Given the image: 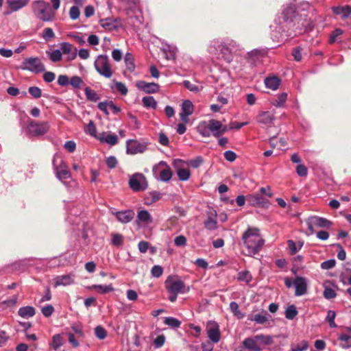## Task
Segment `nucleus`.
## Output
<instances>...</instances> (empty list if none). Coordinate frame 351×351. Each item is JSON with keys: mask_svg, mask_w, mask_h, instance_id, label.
Wrapping results in <instances>:
<instances>
[{"mask_svg": "<svg viewBox=\"0 0 351 351\" xmlns=\"http://www.w3.org/2000/svg\"><path fill=\"white\" fill-rule=\"evenodd\" d=\"M307 8L305 1L294 0L287 4L282 12L283 23L280 22L278 31L286 32L289 29L295 27L302 20V17Z\"/></svg>", "mask_w": 351, "mask_h": 351, "instance_id": "f257e3e1", "label": "nucleus"}, {"mask_svg": "<svg viewBox=\"0 0 351 351\" xmlns=\"http://www.w3.org/2000/svg\"><path fill=\"white\" fill-rule=\"evenodd\" d=\"M241 240L244 246L243 253L249 256H254L258 254L265 244L260 230L254 227L248 228L243 232Z\"/></svg>", "mask_w": 351, "mask_h": 351, "instance_id": "f03ea898", "label": "nucleus"}, {"mask_svg": "<svg viewBox=\"0 0 351 351\" xmlns=\"http://www.w3.org/2000/svg\"><path fill=\"white\" fill-rule=\"evenodd\" d=\"M165 288L170 293L169 300L174 302L177 300L179 293H186L190 291V288L186 286L183 281L177 276H169L165 282Z\"/></svg>", "mask_w": 351, "mask_h": 351, "instance_id": "7ed1b4c3", "label": "nucleus"}, {"mask_svg": "<svg viewBox=\"0 0 351 351\" xmlns=\"http://www.w3.org/2000/svg\"><path fill=\"white\" fill-rule=\"evenodd\" d=\"M273 342V337L271 336L260 334L245 338L243 341L242 345L243 348L250 351H261L263 346H270Z\"/></svg>", "mask_w": 351, "mask_h": 351, "instance_id": "20e7f679", "label": "nucleus"}, {"mask_svg": "<svg viewBox=\"0 0 351 351\" xmlns=\"http://www.w3.org/2000/svg\"><path fill=\"white\" fill-rule=\"evenodd\" d=\"M32 9L34 14L40 21L49 22L54 19V11L51 10L49 4L44 1L38 0L32 2Z\"/></svg>", "mask_w": 351, "mask_h": 351, "instance_id": "39448f33", "label": "nucleus"}, {"mask_svg": "<svg viewBox=\"0 0 351 351\" xmlns=\"http://www.w3.org/2000/svg\"><path fill=\"white\" fill-rule=\"evenodd\" d=\"M94 66L100 75L106 78H110L112 76L113 71L108 56H97L94 62Z\"/></svg>", "mask_w": 351, "mask_h": 351, "instance_id": "423d86ee", "label": "nucleus"}, {"mask_svg": "<svg viewBox=\"0 0 351 351\" xmlns=\"http://www.w3.org/2000/svg\"><path fill=\"white\" fill-rule=\"evenodd\" d=\"M223 58L230 62L233 60V53L240 50V45L234 40H227L218 46Z\"/></svg>", "mask_w": 351, "mask_h": 351, "instance_id": "0eeeda50", "label": "nucleus"}, {"mask_svg": "<svg viewBox=\"0 0 351 351\" xmlns=\"http://www.w3.org/2000/svg\"><path fill=\"white\" fill-rule=\"evenodd\" d=\"M129 186L135 192L145 191L147 186V181L143 173H136L130 176Z\"/></svg>", "mask_w": 351, "mask_h": 351, "instance_id": "6e6552de", "label": "nucleus"}, {"mask_svg": "<svg viewBox=\"0 0 351 351\" xmlns=\"http://www.w3.org/2000/svg\"><path fill=\"white\" fill-rule=\"evenodd\" d=\"M53 165L56 171V177L60 180L68 179L71 177V173L67 169L65 162L58 156H54Z\"/></svg>", "mask_w": 351, "mask_h": 351, "instance_id": "1a4fd4ad", "label": "nucleus"}, {"mask_svg": "<svg viewBox=\"0 0 351 351\" xmlns=\"http://www.w3.org/2000/svg\"><path fill=\"white\" fill-rule=\"evenodd\" d=\"M49 130L47 122H37L32 120L28 121L27 130L31 136H41L45 134Z\"/></svg>", "mask_w": 351, "mask_h": 351, "instance_id": "9d476101", "label": "nucleus"}, {"mask_svg": "<svg viewBox=\"0 0 351 351\" xmlns=\"http://www.w3.org/2000/svg\"><path fill=\"white\" fill-rule=\"evenodd\" d=\"M22 69L35 73L43 72L45 70L44 64L38 58H26L22 64Z\"/></svg>", "mask_w": 351, "mask_h": 351, "instance_id": "9b49d317", "label": "nucleus"}, {"mask_svg": "<svg viewBox=\"0 0 351 351\" xmlns=\"http://www.w3.org/2000/svg\"><path fill=\"white\" fill-rule=\"evenodd\" d=\"M285 283L288 288L295 287L296 295H302L306 293V282L304 278L297 277L293 281L289 278H286Z\"/></svg>", "mask_w": 351, "mask_h": 351, "instance_id": "f8f14e48", "label": "nucleus"}, {"mask_svg": "<svg viewBox=\"0 0 351 351\" xmlns=\"http://www.w3.org/2000/svg\"><path fill=\"white\" fill-rule=\"evenodd\" d=\"M147 145L144 142L130 139L126 142V152L129 154L143 153L147 150Z\"/></svg>", "mask_w": 351, "mask_h": 351, "instance_id": "ddd939ff", "label": "nucleus"}, {"mask_svg": "<svg viewBox=\"0 0 351 351\" xmlns=\"http://www.w3.org/2000/svg\"><path fill=\"white\" fill-rule=\"evenodd\" d=\"M208 128L215 137H219L221 135L228 131V127L223 125L221 121L216 119H210L208 121Z\"/></svg>", "mask_w": 351, "mask_h": 351, "instance_id": "4468645a", "label": "nucleus"}, {"mask_svg": "<svg viewBox=\"0 0 351 351\" xmlns=\"http://www.w3.org/2000/svg\"><path fill=\"white\" fill-rule=\"evenodd\" d=\"M206 332L208 338L213 343H218L220 341L221 334L219 325L215 322H210L206 326Z\"/></svg>", "mask_w": 351, "mask_h": 351, "instance_id": "2eb2a0df", "label": "nucleus"}, {"mask_svg": "<svg viewBox=\"0 0 351 351\" xmlns=\"http://www.w3.org/2000/svg\"><path fill=\"white\" fill-rule=\"evenodd\" d=\"M60 46L62 53L66 56V58L67 61H72L76 58L77 49L71 43L63 42L60 43Z\"/></svg>", "mask_w": 351, "mask_h": 351, "instance_id": "dca6fc26", "label": "nucleus"}, {"mask_svg": "<svg viewBox=\"0 0 351 351\" xmlns=\"http://www.w3.org/2000/svg\"><path fill=\"white\" fill-rule=\"evenodd\" d=\"M194 106L190 100H184L181 106L180 119L184 123L189 122V117L193 113Z\"/></svg>", "mask_w": 351, "mask_h": 351, "instance_id": "f3484780", "label": "nucleus"}, {"mask_svg": "<svg viewBox=\"0 0 351 351\" xmlns=\"http://www.w3.org/2000/svg\"><path fill=\"white\" fill-rule=\"evenodd\" d=\"M248 202L254 206L261 208H268L269 202L268 199L263 197L261 194L255 193L247 197Z\"/></svg>", "mask_w": 351, "mask_h": 351, "instance_id": "a211bd4d", "label": "nucleus"}, {"mask_svg": "<svg viewBox=\"0 0 351 351\" xmlns=\"http://www.w3.org/2000/svg\"><path fill=\"white\" fill-rule=\"evenodd\" d=\"M310 223L308 224V230L313 232V226L318 228H329L332 225V223L324 217L313 216L310 217Z\"/></svg>", "mask_w": 351, "mask_h": 351, "instance_id": "6ab92c4d", "label": "nucleus"}, {"mask_svg": "<svg viewBox=\"0 0 351 351\" xmlns=\"http://www.w3.org/2000/svg\"><path fill=\"white\" fill-rule=\"evenodd\" d=\"M274 120L275 116L274 113L269 111L260 112L256 117L258 123L267 125H273Z\"/></svg>", "mask_w": 351, "mask_h": 351, "instance_id": "aec40b11", "label": "nucleus"}, {"mask_svg": "<svg viewBox=\"0 0 351 351\" xmlns=\"http://www.w3.org/2000/svg\"><path fill=\"white\" fill-rule=\"evenodd\" d=\"M75 274L58 276L54 278V287L68 286L74 283Z\"/></svg>", "mask_w": 351, "mask_h": 351, "instance_id": "412c9836", "label": "nucleus"}, {"mask_svg": "<svg viewBox=\"0 0 351 351\" xmlns=\"http://www.w3.org/2000/svg\"><path fill=\"white\" fill-rule=\"evenodd\" d=\"M137 87L147 93H155L159 90V85L154 82H146L139 81L136 84Z\"/></svg>", "mask_w": 351, "mask_h": 351, "instance_id": "4be33fe9", "label": "nucleus"}, {"mask_svg": "<svg viewBox=\"0 0 351 351\" xmlns=\"http://www.w3.org/2000/svg\"><path fill=\"white\" fill-rule=\"evenodd\" d=\"M112 213L116 216L119 222L123 223H129L134 217V213L131 210L118 212L112 211Z\"/></svg>", "mask_w": 351, "mask_h": 351, "instance_id": "5701e85b", "label": "nucleus"}, {"mask_svg": "<svg viewBox=\"0 0 351 351\" xmlns=\"http://www.w3.org/2000/svg\"><path fill=\"white\" fill-rule=\"evenodd\" d=\"M160 166H165V167H167L166 169L161 170V171L160 173V180L162 181H164V182L169 181L171 180V177H172V173H171V171L169 169V167H167V163L165 162L160 161L157 165H155L153 167V171L154 172H156L158 168Z\"/></svg>", "mask_w": 351, "mask_h": 351, "instance_id": "b1692460", "label": "nucleus"}, {"mask_svg": "<svg viewBox=\"0 0 351 351\" xmlns=\"http://www.w3.org/2000/svg\"><path fill=\"white\" fill-rule=\"evenodd\" d=\"M265 54V52L264 50L256 49L248 52L245 58L248 62H251L252 64H256V62L261 60Z\"/></svg>", "mask_w": 351, "mask_h": 351, "instance_id": "393cba45", "label": "nucleus"}, {"mask_svg": "<svg viewBox=\"0 0 351 351\" xmlns=\"http://www.w3.org/2000/svg\"><path fill=\"white\" fill-rule=\"evenodd\" d=\"M270 318L271 315L266 311H262L260 313L256 314L254 316H248V320L255 322L258 324L266 323Z\"/></svg>", "mask_w": 351, "mask_h": 351, "instance_id": "a878e982", "label": "nucleus"}, {"mask_svg": "<svg viewBox=\"0 0 351 351\" xmlns=\"http://www.w3.org/2000/svg\"><path fill=\"white\" fill-rule=\"evenodd\" d=\"M280 82L281 80L275 75L267 77L264 80L266 88L272 90H276L279 88Z\"/></svg>", "mask_w": 351, "mask_h": 351, "instance_id": "bb28decb", "label": "nucleus"}, {"mask_svg": "<svg viewBox=\"0 0 351 351\" xmlns=\"http://www.w3.org/2000/svg\"><path fill=\"white\" fill-rule=\"evenodd\" d=\"M324 290L323 295L326 299L330 300L333 299L337 296L335 291L331 287L334 286V284L330 280H326L324 282Z\"/></svg>", "mask_w": 351, "mask_h": 351, "instance_id": "cd10ccee", "label": "nucleus"}, {"mask_svg": "<svg viewBox=\"0 0 351 351\" xmlns=\"http://www.w3.org/2000/svg\"><path fill=\"white\" fill-rule=\"evenodd\" d=\"M334 14L341 15L342 19H347L351 14V6H335L332 8Z\"/></svg>", "mask_w": 351, "mask_h": 351, "instance_id": "c85d7f7f", "label": "nucleus"}, {"mask_svg": "<svg viewBox=\"0 0 351 351\" xmlns=\"http://www.w3.org/2000/svg\"><path fill=\"white\" fill-rule=\"evenodd\" d=\"M29 0H7L8 8L12 12H16L27 5Z\"/></svg>", "mask_w": 351, "mask_h": 351, "instance_id": "c756f323", "label": "nucleus"}, {"mask_svg": "<svg viewBox=\"0 0 351 351\" xmlns=\"http://www.w3.org/2000/svg\"><path fill=\"white\" fill-rule=\"evenodd\" d=\"M217 213L215 210L210 212L208 215L207 219L204 221V226L209 230H213L217 228Z\"/></svg>", "mask_w": 351, "mask_h": 351, "instance_id": "7c9ffc66", "label": "nucleus"}, {"mask_svg": "<svg viewBox=\"0 0 351 351\" xmlns=\"http://www.w3.org/2000/svg\"><path fill=\"white\" fill-rule=\"evenodd\" d=\"M19 315L25 319H29L35 315V308L30 306L21 307L18 311Z\"/></svg>", "mask_w": 351, "mask_h": 351, "instance_id": "2f4dec72", "label": "nucleus"}, {"mask_svg": "<svg viewBox=\"0 0 351 351\" xmlns=\"http://www.w3.org/2000/svg\"><path fill=\"white\" fill-rule=\"evenodd\" d=\"M89 289H94L100 294H104L114 291V288L112 286V285H93L91 287H90Z\"/></svg>", "mask_w": 351, "mask_h": 351, "instance_id": "473e14b6", "label": "nucleus"}, {"mask_svg": "<svg viewBox=\"0 0 351 351\" xmlns=\"http://www.w3.org/2000/svg\"><path fill=\"white\" fill-rule=\"evenodd\" d=\"M99 140L110 145H114L118 143V138L115 134L103 133L99 137Z\"/></svg>", "mask_w": 351, "mask_h": 351, "instance_id": "72a5a7b5", "label": "nucleus"}, {"mask_svg": "<svg viewBox=\"0 0 351 351\" xmlns=\"http://www.w3.org/2000/svg\"><path fill=\"white\" fill-rule=\"evenodd\" d=\"M197 132L204 137H209L210 134L208 128V121H202L197 127Z\"/></svg>", "mask_w": 351, "mask_h": 351, "instance_id": "f704fd0d", "label": "nucleus"}, {"mask_svg": "<svg viewBox=\"0 0 351 351\" xmlns=\"http://www.w3.org/2000/svg\"><path fill=\"white\" fill-rule=\"evenodd\" d=\"M64 342V340L62 336L60 334H56L53 337L50 346L53 350H58L63 345Z\"/></svg>", "mask_w": 351, "mask_h": 351, "instance_id": "c9c22d12", "label": "nucleus"}, {"mask_svg": "<svg viewBox=\"0 0 351 351\" xmlns=\"http://www.w3.org/2000/svg\"><path fill=\"white\" fill-rule=\"evenodd\" d=\"M137 218L140 221L146 223H150L153 221L151 215L145 210L139 211L138 213Z\"/></svg>", "mask_w": 351, "mask_h": 351, "instance_id": "e433bc0d", "label": "nucleus"}, {"mask_svg": "<svg viewBox=\"0 0 351 351\" xmlns=\"http://www.w3.org/2000/svg\"><path fill=\"white\" fill-rule=\"evenodd\" d=\"M84 93L88 101L96 102L100 99L98 94L89 87H86L84 88Z\"/></svg>", "mask_w": 351, "mask_h": 351, "instance_id": "4c0bfd02", "label": "nucleus"}, {"mask_svg": "<svg viewBox=\"0 0 351 351\" xmlns=\"http://www.w3.org/2000/svg\"><path fill=\"white\" fill-rule=\"evenodd\" d=\"M237 280L249 284L252 280V276L249 271H242L238 273Z\"/></svg>", "mask_w": 351, "mask_h": 351, "instance_id": "58836bf2", "label": "nucleus"}, {"mask_svg": "<svg viewBox=\"0 0 351 351\" xmlns=\"http://www.w3.org/2000/svg\"><path fill=\"white\" fill-rule=\"evenodd\" d=\"M46 53L49 55V59L53 62H60L62 59V53L59 49H55L52 51H47Z\"/></svg>", "mask_w": 351, "mask_h": 351, "instance_id": "ea45409f", "label": "nucleus"}, {"mask_svg": "<svg viewBox=\"0 0 351 351\" xmlns=\"http://www.w3.org/2000/svg\"><path fill=\"white\" fill-rule=\"evenodd\" d=\"M142 101L143 106L146 108H152L153 109H156L157 108V102L152 96H147L143 97Z\"/></svg>", "mask_w": 351, "mask_h": 351, "instance_id": "a19ab883", "label": "nucleus"}, {"mask_svg": "<svg viewBox=\"0 0 351 351\" xmlns=\"http://www.w3.org/2000/svg\"><path fill=\"white\" fill-rule=\"evenodd\" d=\"M164 323L172 328H179L181 325V322L173 317H165Z\"/></svg>", "mask_w": 351, "mask_h": 351, "instance_id": "79ce46f5", "label": "nucleus"}, {"mask_svg": "<svg viewBox=\"0 0 351 351\" xmlns=\"http://www.w3.org/2000/svg\"><path fill=\"white\" fill-rule=\"evenodd\" d=\"M230 308L234 315L238 319H242L244 317L245 314L239 310V305L237 302H231L230 304Z\"/></svg>", "mask_w": 351, "mask_h": 351, "instance_id": "37998d69", "label": "nucleus"}, {"mask_svg": "<svg viewBox=\"0 0 351 351\" xmlns=\"http://www.w3.org/2000/svg\"><path fill=\"white\" fill-rule=\"evenodd\" d=\"M287 99V94L282 93L279 95L276 99H273L271 104L276 107L282 106Z\"/></svg>", "mask_w": 351, "mask_h": 351, "instance_id": "c03bdc74", "label": "nucleus"}, {"mask_svg": "<svg viewBox=\"0 0 351 351\" xmlns=\"http://www.w3.org/2000/svg\"><path fill=\"white\" fill-rule=\"evenodd\" d=\"M177 175L180 180L186 181L190 178L191 172L188 169L180 168L177 170Z\"/></svg>", "mask_w": 351, "mask_h": 351, "instance_id": "a18cd8bd", "label": "nucleus"}, {"mask_svg": "<svg viewBox=\"0 0 351 351\" xmlns=\"http://www.w3.org/2000/svg\"><path fill=\"white\" fill-rule=\"evenodd\" d=\"M124 61L127 69L130 71H133L135 69V66L132 54L130 53H127L125 56Z\"/></svg>", "mask_w": 351, "mask_h": 351, "instance_id": "49530a36", "label": "nucleus"}, {"mask_svg": "<svg viewBox=\"0 0 351 351\" xmlns=\"http://www.w3.org/2000/svg\"><path fill=\"white\" fill-rule=\"evenodd\" d=\"M298 314V311L295 305H289L285 310V317L288 319H293Z\"/></svg>", "mask_w": 351, "mask_h": 351, "instance_id": "de8ad7c7", "label": "nucleus"}, {"mask_svg": "<svg viewBox=\"0 0 351 351\" xmlns=\"http://www.w3.org/2000/svg\"><path fill=\"white\" fill-rule=\"evenodd\" d=\"M339 339L342 342L341 346L343 348H351V336L347 334H341Z\"/></svg>", "mask_w": 351, "mask_h": 351, "instance_id": "09e8293b", "label": "nucleus"}, {"mask_svg": "<svg viewBox=\"0 0 351 351\" xmlns=\"http://www.w3.org/2000/svg\"><path fill=\"white\" fill-rule=\"evenodd\" d=\"M336 313L334 311L329 310L327 313L326 321L328 322L330 328H336L337 324L335 322Z\"/></svg>", "mask_w": 351, "mask_h": 351, "instance_id": "8fccbe9b", "label": "nucleus"}, {"mask_svg": "<svg viewBox=\"0 0 351 351\" xmlns=\"http://www.w3.org/2000/svg\"><path fill=\"white\" fill-rule=\"evenodd\" d=\"M307 349V342L303 341L298 343H292L291 346V351H304Z\"/></svg>", "mask_w": 351, "mask_h": 351, "instance_id": "3c124183", "label": "nucleus"}, {"mask_svg": "<svg viewBox=\"0 0 351 351\" xmlns=\"http://www.w3.org/2000/svg\"><path fill=\"white\" fill-rule=\"evenodd\" d=\"M100 24L102 27L109 31L113 30L116 28V25L114 24V23H113L111 20L108 19L101 20L100 21Z\"/></svg>", "mask_w": 351, "mask_h": 351, "instance_id": "603ef678", "label": "nucleus"}, {"mask_svg": "<svg viewBox=\"0 0 351 351\" xmlns=\"http://www.w3.org/2000/svg\"><path fill=\"white\" fill-rule=\"evenodd\" d=\"M69 84H71L75 88H80L83 84L82 79L79 76H73L69 82Z\"/></svg>", "mask_w": 351, "mask_h": 351, "instance_id": "864d4df0", "label": "nucleus"}, {"mask_svg": "<svg viewBox=\"0 0 351 351\" xmlns=\"http://www.w3.org/2000/svg\"><path fill=\"white\" fill-rule=\"evenodd\" d=\"M85 131L86 133L89 134L92 136H97L96 126L92 121H90L89 123L86 125Z\"/></svg>", "mask_w": 351, "mask_h": 351, "instance_id": "5fc2aeb1", "label": "nucleus"}, {"mask_svg": "<svg viewBox=\"0 0 351 351\" xmlns=\"http://www.w3.org/2000/svg\"><path fill=\"white\" fill-rule=\"evenodd\" d=\"M95 333L96 337L99 339H105L107 335L106 330L103 327L99 326L95 328Z\"/></svg>", "mask_w": 351, "mask_h": 351, "instance_id": "6e6d98bb", "label": "nucleus"}, {"mask_svg": "<svg viewBox=\"0 0 351 351\" xmlns=\"http://www.w3.org/2000/svg\"><path fill=\"white\" fill-rule=\"evenodd\" d=\"M343 34V31L341 29H335L330 35L329 42L330 43H334L337 41V38Z\"/></svg>", "mask_w": 351, "mask_h": 351, "instance_id": "4d7b16f0", "label": "nucleus"}, {"mask_svg": "<svg viewBox=\"0 0 351 351\" xmlns=\"http://www.w3.org/2000/svg\"><path fill=\"white\" fill-rule=\"evenodd\" d=\"M80 14V9L77 6H72L69 10L70 18L73 20H76L79 18Z\"/></svg>", "mask_w": 351, "mask_h": 351, "instance_id": "13d9d810", "label": "nucleus"}, {"mask_svg": "<svg viewBox=\"0 0 351 351\" xmlns=\"http://www.w3.org/2000/svg\"><path fill=\"white\" fill-rule=\"evenodd\" d=\"M55 36L53 29L50 27L45 28L43 32V38L46 40H49Z\"/></svg>", "mask_w": 351, "mask_h": 351, "instance_id": "bf43d9fd", "label": "nucleus"}, {"mask_svg": "<svg viewBox=\"0 0 351 351\" xmlns=\"http://www.w3.org/2000/svg\"><path fill=\"white\" fill-rule=\"evenodd\" d=\"M162 273H163V269L160 265H154L151 270V274H152V276H154L155 278L160 277L162 276Z\"/></svg>", "mask_w": 351, "mask_h": 351, "instance_id": "052dcab7", "label": "nucleus"}, {"mask_svg": "<svg viewBox=\"0 0 351 351\" xmlns=\"http://www.w3.org/2000/svg\"><path fill=\"white\" fill-rule=\"evenodd\" d=\"M183 84H184V86L187 89H189L190 91L197 93L201 90V88H199L198 86L191 83V82H189L188 80L184 81Z\"/></svg>", "mask_w": 351, "mask_h": 351, "instance_id": "680f3d73", "label": "nucleus"}, {"mask_svg": "<svg viewBox=\"0 0 351 351\" xmlns=\"http://www.w3.org/2000/svg\"><path fill=\"white\" fill-rule=\"evenodd\" d=\"M28 92L34 98H39L41 97V90L37 86L29 87Z\"/></svg>", "mask_w": 351, "mask_h": 351, "instance_id": "e2e57ef3", "label": "nucleus"}, {"mask_svg": "<svg viewBox=\"0 0 351 351\" xmlns=\"http://www.w3.org/2000/svg\"><path fill=\"white\" fill-rule=\"evenodd\" d=\"M336 265V261L335 259H330L326 261L321 264V267L323 269H330L333 268Z\"/></svg>", "mask_w": 351, "mask_h": 351, "instance_id": "0e129e2a", "label": "nucleus"}, {"mask_svg": "<svg viewBox=\"0 0 351 351\" xmlns=\"http://www.w3.org/2000/svg\"><path fill=\"white\" fill-rule=\"evenodd\" d=\"M54 311V308L51 304H47L45 306L42 308V313L43 315L46 317H48L52 315Z\"/></svg>", "mask_w": 351, "mask_h": 351, "instance_id": "69168bd1", "label": "nucleus"}, {"mask_svg": "<svg viewBox=\"0 0 351 351\" xmlns=\"http://www.w3.org/2000/svg\"><path fill=\"white\" fill-rule=\"evenodd\" d=\"M295 171L299 176L303 177L307 175V168L302 164L297 165Z\"/></svg>", "mask_w": 351, "mask_h": 351, "instance_id": "338daca9", "label": "nucleus"}, {"mask_svg": "<svg viewBox=\"0 0 351 351\" xmlns=\"http://www.w3.org/2000/svg\"><path fill=\"white\" fill-rule=\"evenodd\" d=\"M165 342V337L163 335L158 336L154 341V344L156 348H161Z\"/></svg>", "mask_w": 351, "mask_h": 351, "instance_id": "774afa93", "label": "nucleus"}]
</instances>
